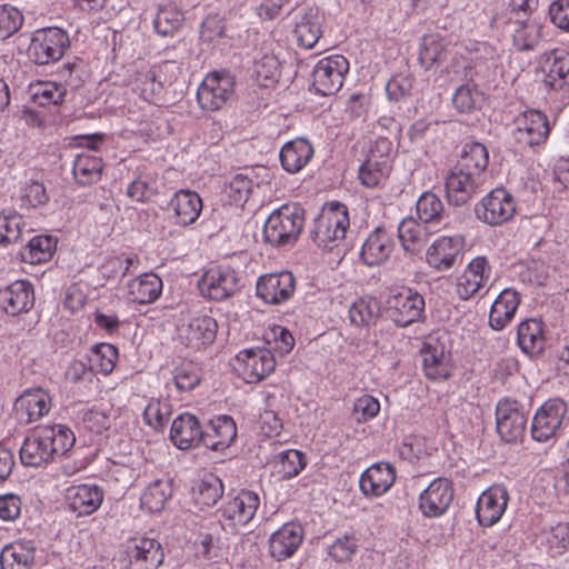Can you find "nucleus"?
Instances as JSON below:
<instances>
[{
  "label": "nucleus",
  "mask_w": 569,
  "mask_h": 569,
  "mask_svg": "<svg viewBox=\"0 0 569 569\" xmlns=\"http://www.w3.org/2000/svg\"><path fill=\"white\" fill-rule=\"evenodd\" d=\"M253 180L247 174L237 173L229 182L227 193L232 203L243 206L253 189Z\"/></svg>",
  "instance_id": "61"
},
{
  "label": "nucleus",
  "mask_w": 569,
  "mask_h": 569,
  "mask_svg": "<svg viewBox=\"0 0 569 569\" xmlns=\"http://www.w3.org/2000/svg\"><path fill=\"white\" fill-rule=\"evenodd\" d=\"M259 506L260 498L256 492L240 491L222 505L220 509L222 527L231 532L239 531L253 519Z\"/></svg>",
  "instance_id": "10"
},
{
  "label": "nucleus",
  "mask_w": 569,
  "mask_h": 569,
  "mask_svg": "<svg viewBox=\"0 0 569 569\" xmlns=\"http://www.w3.org/2000/svg\"><path fill=\"white\" fill-rule=\"evenodd\" d=\"M425 311V299L416 290L402 287L391 292L387 300V313L399 327L420 320Z\"/></svg>",
  "instance_id": "8"
},
{
  "label": "nucleus",
  "mask_w": 569,
  "mask_h": 569,
  "mask_svg": "<svg viewBox=\"0 0 569 569\" xmlns=\"http://www.w3.org/2000/svg\"><path fill=\"white\" fill-rule=\"evenodd\" d=\"M257 296L270 305L288 301L296 289V279L289 271L261 276L257 281Z\"/></svg>",
  "instance_id": "17"
},
{
  "label": "nucleus",
  "mask_w": 569,
  "mask_h": 569,
  "mask_svg": "<svg viewBox=\"0 0 569 569\" xmlns=\"http://www.w3.org/2000/svg\"><path fill=\"white\" fill-rule=\"evenodd\" d=\"M199 289L203 297L222 301L239 290V277L236 270L229 266H214L201 277Z\"/></svg>",
  "instance_id": "12"
},
{
  "label": "nucleus",
  "mask_w": 569,
  "mask_h": 569,
  "mask_svg": "<svg viewBox=\"0 0 569 569\" xmlns=\"http://www.w3.org/2000/svg\"><path fill=\"white\" fill-rule=\"evenodd\" d=\"M256 80L261 87L274 84L280 77V62L277 56L269 48L261 49L253 61Z\"/></svg>",
  "instance_id": "40"
},
{
  "label": "nucleus",
  "mask_w": 569,
  "mask_h": 569,
  "mask_svg": "<svg viewBox=\"0 0 569 569\" xmlns=\"http://www.w3.org/2000/svg\"><path fill=\"white\" fill-rule=\"evenodd\" d=\"M170 439L178 449L189 450L203 446V430L193 415L182 413L171 423Z\"/></svg>",
  "instance_id": "26"
},
{
  "label": "nucleus",
  "mask_w": 569,
  "mask_h": 569,
  "mask_svg": "<svg viewBox=\"0 0 569 569\" xmlns=\"http://www.w3.org/2000/svg\"><path fill=\"white\" fill-rule=\"evenodd\" d=\"M323 17L315 7L303 8L295 16L293 36L297 44L305 48H313L321 37Z\"/></svg>",
  "instance_id": "22"
},
{
  "label": "nucleus",
  "mask_w": 569,
  "mask_h": 569,
  "mask_svg": "<svg viewBox=\"0 0 569 569\" xmlns=\"http://www.w3.org/2000/svg\"><path fill=\"white\" fill-rule=\"evenodd\" d=\"M37 549L32 540H16L0 552L1 569H33Z\"/></svg>",
  "instance_id": "32"
},
{
  "label": "nucleus",
  "mask_w": 569,
  "mask_h": 569,
  "mask_svg": "<svg viewBox=\"0 0 569 569\" xmlns=\"http://www.w3.org/2000/svg\"><path fill=\"white\" fill-rule=\"evenodd\" d=\"M66 505L69 511L77 517L90 516L102 505L103 489L96 483H79L67 488Z\"/></svg>",
  "instance_id": "14"
},
{
  "label": "nucleus",
  "mask_w": 569,
  "mask_h": 569,
  "mask_svg": "<svg viewBox=\"0 0 569 569\" xmlns=\"http://www.w3.org/2000/svg\"><path fill=\"white\" fill-rule=\"evenodd\" d=\"M395 249V239L382 228H376L365 240L360 258L365 264L373 267L385 263Z\"/></svg>",
  "instance_id": "25"
},
{
  "label": "nucleus",
  "mask_w": 569,
  "mask_h": 569,
  "mask_svg": "<svg viewBox=\"0 0 569 569\" xmlns=\"http://www.w3.org/2000/svg\"><path fill=\"white\" fill-rule=\"evenodd\" d=\"M298 203H286L274 209L263 226V239L272 247L293 244L301 234L306 214Z\"/></svg>",
  "instance_id": "2"
},
{
  "label": "nucleus",
  "mask_w": 569,
  "mask_h": 569,
  "mask_svg": "<svg viewBox=\"0 0 569 569\" xmlns=\"http://www.w3.org/2000/svg\"><path fill=\"white\" fill-rule=\"evenodd\" d=\"M137 257H112L102 264V272L109 278H122L136 269Z\"/></svg>",
  "instance_id": "64"
},
{
  "label": "nucleus",
  "mask_w": 569,
  "mask_h": 569,
  "mask_svg": "<svg viewBox=\"0 0 569 569\" xmlns=\"http://www.w3.org/2000/svg\"><path fill=\"white\" fill-rule=\"evenodd\" d=\"M277 458L278 473L283 480L297 477L307 466L305 453L296 449L281 451Z\"/></svg>",
  "instance_id": "54"
},
{
  "label": "nucleus",
  "mask_w": 569,
  "mask_h": 569,
  "mask_svg": "<svg viewBox=\"0 0 569 569\" xmlns=\"http://www.w3.org/2000/svg\"><path fill=\"white\" fill-rule=\"evenodd\" d=\"M184 21L183 12L174 3L161 4L153 19V26L162 37L173 36Z\"/></svg>",
  "instance_id": "45"
},
{
  "label": "nucleus",
  "mask_w": 569,
  "mask_h": 569,
  "mask_svg": "<svg viewBox=\"0 0 569 569\" xmlns=\"http://www.w3.org/2000/svg\"><path fill=\"white\" fill-rule=\"evenodd\" d=\"M234 91V79L228 72L213 71L206 76L197 90V101L204 111L214 112L229 101Z\"/></svg>",
  "instance_id": "7"
},
{
  "label": "nucleus",
  "mask_w": 569,
  "mask_h": 569,
  "mask_svg": "<svg viewBox=\"0 0 569 569\" xmlns=\"http://www.w3.org/2000/svg\"><path fill=\"white\" fill-rule=\"evenodd\" d=\"M349 71V61L341 54H333L320 59L313 67L312 87L321 96L338 92Z\"/></svg>",
  "instance_id": "11"
},
{
  "label": "nucleus",
  "mask_w": 569,
  "mask_h": 569,
  "mask_svg": "<svg viewBox=\"0 0 569 569\" xmlns=\"http://www.w3.org/2000/svg\"><path fill=\"white\" fill-rule=\"evenodd\" d=\"M236 360L247 383L259 382L276 368L274 356L266 348L243 349L237 353Z\"/></svg>",
  "instance_id": "13"
},
{
  "label": "nucleus",
  "mask_w": 569,
  "mask_h": 569,
  "mask_svg": "<svg viewBox=\"0 0 569 569\" xmlns=\"http://www.w3.org/2000/svg\"><path fill=\"white\" fill-rule=\"evenodd\" d=\"M489 156L487 148L479 143H468L463 148L460 160L456 166L475 173L476 177H485L483 172L488 166Z\"/></svg>",
  "instance_id": "46"
},
{
  "label": "nucleus",
  "mask_w": 569,
  "mask_h": 569,
  "mask_svg": "<svg viewBox=\"0 0 569 569\" xmlns=\"http://www.w3.org/2000/svg\"><path fill=\"white\" fill-rule=\"evenodd\" d=\"M520 305V297L512 289H505L493 301L490 313L489 325L493 330H502L513 319Z\"/></svg>",
  "instance_id": "35"
},
{
  "label": "nucleus",
  "mask_w": 569,
  "mask_h": 569,
  "mask_svg": "<svg viewBox=\"0 0 569 569\" xmlns=\"http://www.w3.org/2000/svg\"><path fill=\"white\" fill-rule=\"evenodd\" d=\"M482 93L471 84L460 86L452 97V103L460 112H471L482 103Z\"/></svg>",
  "instance_id": "59"
},
{
  "label": "nucleus",
  "mask_w": 569,
  "mask_h": 569,
  "mask_svg": "<svg viewBox=\"0 0 569 569\" xmlns=\"http://www.w3.org/2000/svg\"><path fill=\"white\" fill-rule=\"evenodd\" d=\"M223 490L221 479L209 473L193 488V499L199 506L212 507L221 499Z\"/></svg>",
  "instance_id": "48"
},
{
  "label": "nucleus",
  "mask_w": 569,
  "mask_h": 569,
  "mask_svg": "<svg viewBox=\"0 0 569 569\" xmlns=\"http://www.w3.org/2000/svg\"><path fill=\"white\" fill-rule=\"evenodd\" d=\"M422 368L429 380H446L452 375L450 356L442 348L425 346L422 349Z\"/></svg>",
  "instance_id": "39"
},
{
  "label": "nucleus",
  "mask_w": 569,
  "mask_h": 569,
  "mask_svg": "<svg viewBox=\"0 0 569 569\" xmlns=\"http://www.w3.org/2000/svg\"><path fill=\"white\" fill-rule=\"evenodd\" d=\"M162 288L161 278L153 272H147L128 283V295L132 301L148 305L158 300L162 293Z\"/></svg>",
  "instance_id": "38"
},
{
  "label": "nucleus",
  "mask_w": 569,
  "mask_h": 569,
  "mask_svg": "<svg viewBox=\"0 0 569 569\" xmlns=\"http://www.w3.org/2000/svg\"><path fill=\"white\" fill-rule=\"evenodd\" d=\"M72 430L61 423L38 427L23 441L20 460L27 467H44L66 455L74 445Z\"/></svg>",
  "instance_id": "1"
},
{
  "label": "nucleus",
  "mask_w": 569,
  "mask_h": 569,
  "mask_svg": "<svg viewBox=\"0 0 569 569\" xmlns=\"http://www.w3.org/2000/svg\"><path fill=\"white\" fill-rule=\"evenodd\" d=\"M127 556L131 565L141 569H157L164 558L161 545L148 537L131 539L127 546Z\"/></svg>",
  "instance_id": "23"
},
{
  "label": "nucleus",
  "mask_w": 569,
  "mask_h": 569,
  "mask_svg": "<svg viewBox=\"0 0 569 569\" xmlns=\"http://www.w3.org/2000/svg\"><path fill=\"white\" fill-rule=\"evenodd\" d=\"M23 218L16 210L0 212V246H8L20 240L23 232Z\"/></svg>",
  "instance_id": "51"
},
{
  "label": "nucleus",
  "mask_w": 569,
  "mask_h": 569,
  "mask_svg": "<svg viewBox=\"0 0 569 569\" xmlns=\"http://www.w3.org/2000/svg\"><path fill=\"white\" fill-rule=\"evenodd\" d=\"M416 213L423 223H438L445 217V207L435 193L423 192L416 203Z\"/></svg>",
  "instance_id": "52"
},
{
  "label": "nucleus",
  "mask_w": 569,
  "mask_h": 569,
  "mask_svg": "<svg viewBox=\"0 0 569 569\" xmlns=\"http://www.w3.org/2000/svg\"><path fill=\"white\" fill-rule=\"evenodd\" d=\"M567 403L560 398L545 401L536 411L531 423V436L539 442L557 437L567 425Z\"/></svg>",
  "instance_id": "5"
},
{
  "label": "nucleus",
  "mask_w": 569,
  "mask_h": 569,
  "mask_svg": "<svg viewBox=\"0 0 569 569\" xmlns=\"http://www.w3.org/2000/svg\"><path fill=\"white\" fill-rule=\"evenodd\" d=\"M33 303V287L27 280H17L0 290V306L9 316L28 312Z\"/></svg>",
  "instance_id": "24"
},
{
  "label": "nucleus",
  "mask_w": 569,
  "mask_h": 569,
  "mask_svg": "<svg viewBox=\"0 0 569 569\" xmlns=\"http://www.w3.org/2000/svg\"><path fill=\"white\" fill-rule=\"evenodd\" d=\"M453 499L451 482L446 478H437L419 496V509L422 515L436 518L443 515Z\"/></svg>",
  "instance_id": "20"
},
{
  "label": "nucleus",
  "mask_w": 569,
  "mask_h": 569,
  "mask_svg": "<svg viewBox=\"0 0 569 569\" xmlns=\"http://www.w3.org/2000/svg\"><path fill=\"white\" fill-rule=\"evenodd\" d=\"M237 437V426L234 420L227 415H220L209 420L206 430H203V447L222 451L230 447Z\"/></svg>",
  "instance_id": "27"
},
{
  "label": "nucleus",
  "mask_w": 569,
  "mask_h": 569,
  "mask_svg": "<svg viewBox=\"0 0 569 569\" xmlns=\"http://www.w3.org/2000/svg\"><path fill=\"white\" fill-rule=\"evenodd\" d=\"M543 84L547 89L553 91H565L569 89V54L561 52L553 54L548 64L543 78Z\"/></svg>",
  "instance_id": "42"
},
{
  "label": "nucleus",
  "mask_w": 569,
  "mask_h": 569,
  "mask_svg": "<svg viewBox=\"0 0 569 569\" xmlns=\"http://www.w3.org/2000/svg\"><path fill=\"white\" fill-rule=\"evenodd\" d=\"M446 56V44L438 34H426L422 37L419 50V61L426 69H430L436 63L441 62Z\"/></svg>",
  "instance_id": "50"
},
{
  "label": "nucleus",
  "mask_w": 569,
  "mask_h": 569,
  "mask_svg": "<svg viewBox=\"0 0 569 569\" xmlns=\"http://www.w3.org/2000/svg\"><path fill=\"white\" fill-rule=\"evenodd\" d=\"M162 90V82L154 70H146L137 73L133 80V91L146 101H154Z\"/></svg>",
  "instance_id": "57"
},
{
  "label": "nucleus",
  "mask_w": 569,
  "mask_h": 569,
  "mask_svg": "<svg viewBox=\"0 0 569 569\" xmlns=\"http://www.w3.org/2000/svg\"><path fill=\"white\" fill-rule=\"evenodd\" d=\"M526 425L527 417L520 411L516 401L506 399L498 402L496 407V426L503 441L516 442L521 439Z\"/></svg>",
  "instance_id": "18"
},
{
  "label": "nucleus",
  "mask_w": 569,
  "mask_h": 569,
  "mask_svg": "<svg viewBox=\"0 0 569 569\" xmlns=\"http://www.w3.org/2000/svg\"><path fill=\"white\" fill-rule=\"evenodd\" d=\"M20 200L21 207L29 209L46 204L49 200V197L42 183L38 181H31L21 188Z\"/></svg>",
  "instance_id": "63"
},
{
  "label": "nucleus",
  "mask_w": 569,
  "mask_h": 569,
  "mask_svg": "<svg viewBox=\"0 0 569 569\" xmlns=\"http://www.w3.org/2000/svg\"><path fill=\"white\" fill-rule=\"evenodd\" d=\"M515 124L513 139L529 147L543 143L550 131L547 117L538 110L525 111L516 119Z\"/></svg>",
  "instance_id": "15"
},
{
  "label": "nucleus",
  "mask_w": 569,
  "mask_h": 569,
  "mask_svg": "<svg viewBox=\"0 0 569 569\" xmlns=\"http://www.w3.org/2000/svg\"><path fill=\"white\" fill-rule=\"evenodd\" d=\"M390 169V159H378L372 150L371 156L360 166L358 177L363 186L375 188L386 180Z\"/></svg>",
  "instance_id": "44"
},
{
  "label": "nucleus",
  "mask_w": 569,
  "mask_h": 569,
  "mask_svg": "<svg viewBox=\"0 0 569 569\" xmlns=\"http://www.w3.org/2000/svg\"><path fill=\"white\" fill-rule=\"evenodd\" d=\"M485 182V177H476L458 166L446 178L447 198L453 206L466 204Z\"/></svg>",
  "instance_id": "21"
},
{
  "label": "nucleus",
  "mask_w": 569,
  "mask_h": 569,
  "mask_svg": "<svg viewBox=\"0 0 569 569\" xmlns=\"http://www.w3.org/2000/svg\"><path fill=\"white\" fill-rule=\"evenodd\" d=\"M168 206L174 214L176 223L186 227L192 224L199 218L202 210V200L194 191L179 190L173 194Z\"/></svg>",
  "instance_id": "34"
},
{
  "label": "nucleus",
  "mask_w": 569,
  "mask_h": 569,
  "mask_svg": "<svg viewBox=\"0 0 569 569\" xmlns=\"http://www.w3.org/2000/svg\"><path fill=\"white\" fill-rule=\"evenodd\" d=\"M57 249V239L51 236H34L21 248L20 257L23 262L39 264L47 262Z\"/></svg>",
  "instance_id": "41"
},
{
  "label": "nucleus",
  "mask_w": 569,
  "mask_h": 569,
  "mask_svg": "<svg viewBox=\"0 0 569 569\" xmlns=\"http://www.w3.org/2000/svg\"><path fill=\"white\" fill-rule=\"evenodd\" d=\"M23 22L21 12L11 6H0V38L6 39L17 32Z\"/></svg>",
  "instance_id": "62"
},
{
  "label": "nucleus",
  "mask_w": 569,
  "mask_h": 569,
  "mask_svg": "<svg viewBox=\"0 0 569 569\" xmlns=\"http://www.w3.org/2000/svg\"><path fill=\"white\" fill-rule=\"evenodd\" d=\"M72 72H73V66L66 64L63 69L61 70L60 74L62 78H66L68 74L70 79H66V84L47 81V82H39L31 87L32 90V98L33 101L42 107H47L50 104H60L64 100V97L67 94V88L66 86H69L71 88H76L79 86L78 81H74L72 79Z\"/></svg>",
  "instance_id": "33"
},
{
  "label": "nucleus",
  "mask_w": 569,
  "mask_h": 569,
  "mask_svg": "<svg viewBox=\"0 0 569 569\" xmlns=\"http://www.w3.org/2000/svg\"><path fill=\"white\" fill-rule=\"evenodd\" d=\"M541 543L547 547L551 556L561 555L569 548V523L559 522L543 530Z\"/></svg>",
  "instance_id": "55"
},
{
  "label": "nucleus",
  "mask_w": 569,
  "mask_h": 569,
  "mask_svg": "<svg viewBox=\"0 0 569 569\" xmlns=\"http://www.w3.org/2000/svg\"><path fill=\"white\" fill-rule=\"evenodd\" d=\"M171 496V480L167 478L156 479L144 488L140 498L141 506L150 512H158L163 509L164 503Z\"/></svg>",
  "instance_id": "43"
},
{
  "label": "nucleus",
  "mask_w": 569,
  "mask_h": 569,
  "mask_svg": "<svg viewBox=\"0 0 569 569\" xmlns=\"http://www.w3.org/2000/svg\"><path fill=\"white\" fill-rule=\"evenodd\" d=\"M52 399L49 392L42 388L24 390L14 402L16 418L20 423H32L50 411Z\"/></svg>",
  "instance_id": "16"
},
{
  "label": "nucleus",
  "mask_w": 569,
  "mask_h": 569,
  "mask_svg": "<svg viewBox=\"0 0 569 569\" xmlns=\"http://www.w3.org/2000/svg\"><path fill=\"white\" fill-rule=\"evenodd\" d=\"M396 471L390 463L378 462L362 472L359 485L363 495L380 497L395 483Z\"/></svg>",
  "instance_id": "29"
},
{
  "label": "nucleus",
  "mask_w": 569,
  "mask_h": 569,
  "mask_svg": "<svg viewBox=\"0 0 569 569\" xmlns=\"http://www.w3.org/2000/svg\"><path fill=\"white\" fill-rule=\"evenodd\" d=\"M379 315L380 306L375 298H359L349 308L350 322L358 327H369L376 323Z\"/></svg>",
  "instance_id": "49"
},
{
  "label": "nucleus",
  "mask_w": 569,
  "mask_h": 569,
  "mask_svg": "<svg viewBox=\"0 0 569 569\" xmlns=\"http://www.w3.org/2000/svg\"><path fill=\"white\" fill-rule=\"evenodd\" d=\"M465 256V237L440 236L426 250V263L436 272H446L459 267Z\"/></svg>",
  "instance_id": "6"
},
{
  "label": "nucleus",
  "mask_w": 569,
  "mask_h": 569,
  "mask_svg": "<svg viewBox=\"0 0 569 569\" xmlns=\"http://www.w3.org/2000/svg\"><path fill=\"white\" fill-rule=\"evenodd\" d=\"M217 329V321L212 317L196 315L181 328L180 337L189 348L200 349L214 341Z\"/></svg>",
  "instance_id": "28"
},
{
  "label": "nucleus",
  "mask_w": 569,
  "mask_h": 569,
  "mask_svg": "<svg viewBox=\"0 0 569 569\" xmlns=\"http://www.w3.org/2000/svg\"><path fill=\"white\" fill-rule=\"evenodd\" d=\"M349 226L347 206L341 202L327 203L313 220L311 239L319 248L332 250L345 240Z\"/></svg>",
  "instance_id": "3"
},
{
  "label": "nucleus",
  "mask_w": 569,
  "mask_h": 569,
  "mask_svg": "<svg viewBox=\"0 0 569 569\" xmlns=\"http://www.w3.org/2000/svg\"><path fill=\"white\" fill-rule=\"evenodd\" d=\"M303 533L299 525L288 522L269 538V551L278 561L290 558L302 542Z\"/></svg>",
  "instance_id": "31"
},
{
  "label": "nucleus",
  "mask_w": 569,
  "mask_h": 569,
  "mask_svg": "<svg viewBox=\"0 0 569 569\" xmlns=\"http://www.w3.org/2000/svg\"><path fill=\"white\" fill-rule=\"evenodd\" d=\"M398 237L406 251H415L426 241L423 228L412 218L403 219L399 223Z\"/></svg>",
  "instance_id": "56"
},
{
  "label": "nucleus",
  "mask_w": 569,
  "mask_h": 569,
  "mask_svg": "<svg viewBox=\"0 0 569 569\" xmlns=\"http://www.w3.org/2000/svg\"><path fill=\"white\" fill-rule=\"evenodd\" d=\"M69 47V36L60 28L38 29L28 47V56L36 64H49L60 60Z\"/></svg>",
  "instance_id": "4"
},
{
  "label": "nucleus",
  "mask_w": 569,
  "mask_h": 569,
  "mask_svg": "<svg viewBox=\"0 0 569 569\" xmlns=\"http://www.w3.org/2000/svg\"><path fill=\"white\" fill-rule=\"evenodd\" d=\"M313 156L311 143L303 138L288 141L280 150L282 168L289 173H297L302 170Z\"/></svg>",
  "instance_id": "36"
},
{
  "label": "nucleus",
  "mask_w": 569,
  "mask_h": 569,
  "mask_svg": "<svg viewBox=\"0 0 569 569\" xmlns=\"http://www.w3.org/2000/svg\"><path fill=\"white\" fill-rule=\"evenodd\" d=\"M102 161L88 152L77 156L73 161V176L80 184H91L100 179Z\"/></svg>",
  "instance_id": "47"
},
{
  "label": "nucleus",
  "mask_w": 569,
  "mask_h": 569,
  "mask_svg": "<svg viewBox=\"0 0 569 569\" xmlns=\"http://www.w3.org/2000/svg\"><path fill=\"white\" fill-rule=\"evenodd\" d=\"M91 369L104 376L111 373L118 360V349L107 342L93 346L89 358Z\"/></svg>",
  "instance_id": "53"
},
{
  "label": "nucleus",
  "mask_w": 569,
  "mask_h": 569,
  "mask_svg": "<svg viewBox=\"0 0 569 569\" xmlns=\"http://www.w3.org/2000/svg\"><path fill=\"white\" fill-rule=\"evenodd\" d=\"M170 416V406L166 401L152 399L143 411V419L148 426L157 431L164 428Z\"/></svg>",
  "instance_id": "60"
},
{
  "label": "nucleus",
  "mask_w": 569,
  "mask_h": 569,
  "mask_svg": "<svg viewBox=\"0 0 569 569\" xmlns=\"http://www.w3.org/2000/svg\"><path fill=\"white\" fill-rule=\"evenodd\" d=\"M509 493L505 486L493 485L478 498L476 516L480 526L491 527L497 523L506 511Z\"/></svg>",
  "instance_id": "19"
},
{
  "label": "nucleus",
  "mask_w": 569,
  "mask_h": 569,
  "mask_svg": "<svg viewBox=\"0 0 569 569\" xmlns=\"http://www.w3.org/2000/svg\"><path fill=\"white\" fill-rule=\"evenodd\" d=\"M517 343L529 357H538L546 346L543 325L537 319H527L519 323L517 329Z\"/></svg>",
  "instance_id": "37"
},
{
  "label": "nucleus",
  "mask_w": 569,
  "mask_h": 569,
  "mask_svg": "<svg viewBox=\"0 0 569 569\" xmlns=\"http://www.w3.org/2000/svg\"><path fill=\"white\" fill-rule=\"evenodd\" d=\"M476 217L486 224L501 226L516 213V201L505 188H496L475 207Z\"/></svg>",
  "instance_id": "9"
},
{
  "label": "nucleus",
  "mask_w": 569,
  "mask_h": 569,
  "mask_svg": "<svg viewBox=\"0 0 569 569\" xmlns=\"http://www.w3.org/2000/svg\"><path fill=\"white\" fill-rule=\"evenodd\" d=\"M200 381V368L191 361L182 362L173 371V382L177 390L180 392H189L193 390Z\"/></svg>",
  "instance_id": "58"
},
{
  "label": "nucleus",
  "mask_w": 569,
  "mask_h": 569,
  "mask_svg": "<svg viewBox=\"0 0 569 569\" xmlns=\"http://www.w3.org/2000/svg\"><path fill=\"white\" fill-rule=\"evenodd\" d=\"M512 44L518 51H533L542 39V24L532 17L509 18Z\"/></svg>",
  "instance_id": "30"
}]
</instances>
